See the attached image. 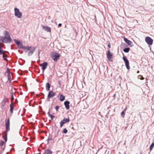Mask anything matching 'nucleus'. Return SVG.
<instances>
[{
	"instance_id": "obj_1",
	"label": "nucleus",
	"mask_w": 154,
	"mask_h": 154,
	"mask_svg": "<svg viewBox=\"0 0 154 154\" xmlns=\"http://www.w3.org/2000/svg\"><path fill=\"white\" fill-rule=\"evenodd\" d=\"M12 41V39L10 36L8 35L7 37H1L0 38V43L1 42L4 43H10Z\"/></svg>"
},
{
	"instance_id": "obj_2",
	"label": "nucleus",
	"mask_w": 154,
	"mask_h": 154,
	"mask_svg": "<svg viewBox=\"0 0 154 154\" xmlns=\"http://www.w3.org/2000/svg\"><path fill=\"white\" fill-rule=\"evenodd\" d=\"M60 55L58 53L54 52L51 54V58L55 62H57L59 58Z\"/></svg>"
},
{
	"instance_id": "obj_3",
	"label": "nucleus",
	"mask_w": 154,
	"mask_h": 154,
	"mask_svg": "<svg viewBox=\"0 0 154 154\" xmlns=\"http://www.w3.org/2000/svg\"><path fill=\"white\" fill-rule=\"evenodd\" d=\"M15 15L18 18H20L22 16V13L20 11L19 9L17 8H14Z\"/></svg>"
},
{
	"instance_id": "obj_4",
	"label": "nucleus",
	"mask_w": 154,
	"mask_h": 154,
	"mask_svg": "<svg viewBox=\"0 0 154 154\" xmlns=\"http://www.w3.org/2000/svg\"><path fill=\"white\" fill-rule=\"evenodd\" d=\"M122 58L125 62V65L126 66L127 69L128 70H129L130 69V68L129 66V63L128 60L127 58L124 56H123Z\"/></svg>"
},
{
	"instance_id": "obj_5",
	"label": "nucleus",
	"mask_w": 154,
	"mask_h": 154,
	"mask_svg": "<svg viewBox=\"0 0 154 154\" xmlns=\"http://www.w3.org/2000/svg\"><path fill=\"white\" fill-rule=\"evenodd\" d=\"M107 57L110 61H112L113 54L110 51V49H108L106 54Z\"/></svg>"
},
{
	"instance_id": "obj_6",
	"label": "nucleus",
	"mask_w": 154,
	"mask_h": 154,
	"mask_svg": "<svg viewBox=\"0 0 154 154\" xmlns=\"http://www.w3.org/2000/svg\"><path fill=\"white\" fill-rule=\"evenodd\" d=\"M145 40L148 45H152L153 40L150 37H146L145 38Z\"/></svg>"
},
{
	"instance_id": "obj_7",
	"label": "nucleus",
	"mask_w": 154,
	"mask_h": 154,
	"mask_svg": "<svg viewBox=\"0 0 154 154\" xmlns=\"http://www.w3.org/2000/svg\"><path fill=\"white\" fill-rule=\"evenodd\" d=\"M5 125L6 127V131H5V133H7L10 130V120L9 118L8 119L7 122H6Z\"/></svg>"
},
{
	"instance_id": "obj_8",
	"label": "nucleus",
	"mask_w": 154,
	"mask_h": 154,
	"mask_svg": "<svg viewBox=\"0 0 154 154\" xmlns=\"http://www.w3.org/2000/svg\"><path fill=\"white\" fill-rule=\"evenodd\" d=\"M15 42L16 43L18 47L19 48L23 49V47H24L22 43L20 41H18L16 39L14 40Z\"/></svg>"
},
{
	"instance_id": "obj_9",
	"label": "nucleus",
	"mask_w": 154,
	"mask_h": 154,
	"mask_svg": "<svg viewBox=\"0 0 154 154\" xmlns=\"http://www.w3.org/2000/svg\"><path fill=\"white\" fill-rule=\"evenodd\" d=\"M69 121L70 120L69 118L68 119H64L60 123V127L61 128L62 127L64 124L69 122Z\"/></svg>"
},
{
	"instance_id": "obj_10",
	"label": "nucleus",
	"mask_w": 154,
	"mask_h": 154,
	"mask_svg": "<svg viewBox=\"0 0 154 154\" xmlns=\"http://www.w3.org/2000/svg\"><path fill=\"white\" fill-rule=\"evenodd\" d=\"M55 95V93L53 91H49L47 97V100H49L48 101H49V99L54 96Z\"/></svg>"
},
{
	"instance_id": "obj_11",
	"label": "nucleus",
	"mask_w": 154,
	"mask_h": 154,
	"mask_svg": "<svg viewBox=\"0 0 154 154\" xmlns=\"http://www.w3.org/2000/svg\"><path fill=\"white\" fill-rule=\"evenodd\" d=\"M48 63L47 62H44L43 63L40 65V66L42 67V69L43 70V72L47 68L48 66Z\"/></svg>"
},
{
	"instance_id": "obj_12",
	"label": "nucleus",
	"mask_w": 154,
	"mask_h": 154,
	"mask_svg": "<svg viewBox=\"0 0 154 154\" xmlns=\"http://www.w3.org/2000/svg\"><path fill=\"white\" fill-rule=\"evenodd\" d=\"M124 40L125 42L128 45L131 47L133 46V42L130 40H128V39L125 37H124Z\"/></svg>"
},
{
	"instance_id": "obj_13",
	"label": "nucleus",
	"mask_w": 154,
	"mask_h": 154,
	"mask_svg": "<svg viewBox=\"0 0 154 154\" xmlns=\"http://www.w3.org/2000/svg\"><path fill=\"white\" fill-rule=\"evenodd\" d=\"M32 48V47L31 46H24L23 47V49L25 52H27L28 51H30L31 50V48Z\"/></svg>"
},
{
	"instance_id": "obj_14",
	"label": "nucleus",
	"mask_w": 154,
	"mask_h": 154,
	"mask_svg": "<svg viewBox=\"0 0 154 154\" xmlns=\"http://www.w3.org/2000/svg\"><path fill=\"white\" fill-rule=\"evenodd\" d=\"M57 97L61 101H63L65 99V96L60 93H59Z\"/></svg>"
},
{
	"instance_id": "obj_15",
	"label": "nucleus",
	"mask_w": 154,
	"mask_h": 154,
	"mask_svg": "<svg viewBox=\"0 0 154 154\" xmlns=\"http://www.w3.org/2000/svg\"><path fill=\"white\" fill-rule=\"evenodd\" d=\"M36 49V47H34L31 50L28 54V55L29 56H30L32 55L33 53L35 51Z\"/></svg>"
},
{
	"instance_id": "obj_16",
	"label": "nucleus",
	"mask_w": 154,
	"mask_h": 154,
	"mask_svg": "<svg viewBox=\"0 0 154 154\" xmlns=\"http://www.w3.org/2000/svg\"><path fill=\"white\" fill-rule=\"evenodd\" d=\"M70 102L69 101H65L64 102V105L67 109H69V108Z\"/></svg>"
},
{
	"instance_id": "obj_17",
	"label": "nucleus",
	"mask_w": 154,
	"mask_h": 154,
	"mask_svg": "<svg viewBox=\"0 0 154 154\" xmlns=\"http://www.w3.org/2000/svg\"><path fill=\"white\" fill-rule=\"evenodd\" d=\"M43 29L45 31L48 32H51V28L48 26H42Z\"/></svg>"
},
{
	"instance_id": "obj_18",
	"label": "nucleus",
	"mask_w": 154,
	"mask_h": 154,
	"mask_svg": "<svg viewBox=\"0 0 154 154\" xmlns=\"http://www.w3.org/2000/svg\"><path fill=\"white\" fill-rule=\"evenodd\" d=\"M14 104L13 103H11L10 105V111L11 113H13L14 109Z\"/></svg>"
},
{
	"instance_id": "obj_19",
	"label": "nucleus",
	"mask_w": 154,
	"mask_h": 154,
	"mask_svg": "<svg viewBox=\"0 0 154 154\" xmlns=\"http://www.w3.org/2000/svg\"><path fill=\"white\" fill-rule=\"evenodd\" d=\"M44 153L45 154H52V152L49 149H47L45 150Z\"/></svg>"
},
{
	"instance_id": "obj_20",
	"label": "nucleus",
	"mask_w": 154,
	"mask_h": 154,
	"mask_svg": "<svg viewBox=\"0 0 154 154\" xmlns=\"http://www.w3.org/2000/svg\"><path fill=\"white\" fill-rule=\"evenodd\" d=\"M51 88V85L49 82H48L46 84V90L47 91H49L50 90Z\"/></svg>"
},
{
	"instance_id": "obj_21",
	"label": "nucleus",
	"mask_w": 154,
	"mask_h": 154,
	"mask_svg": "<svg viewBox=\"0 0 154 154\" xmlns=\"http://www.w3.org/2000/svg\"><path fill=\"white\" fill-rule=\"evenodd\" d=\"M130 49L129 48H126L123 49V51L125 53H128L129 52Z\"/></svg>"
},
{
	"instance_id": "obj_22",
	"label": "nucleus",
	"mask_w": 154,
	"mask_h": 154,
	"mask_svg": "<svg viewBox=\"0 0 154 154\" xmlns=\"http://www.w3.org/2000/svg\"><path fill=\"white\" fill-rule=\"evenodd\" d=\"M54 138H53L52 136H51V137H50L49 136L48 137V139H47V141H48V144L49 143V141L50 140H54Z\"/></svg>"
},
{
	"instance_id": "obj_23",
	"label": "nucleus",
	"mask_w": 154,
	"mask_h": 154,
	"mask_svg": "<svg viewBox=\"0 0 154 154\" xmlns=\"http://www.w3.org/2000/svg\"><path fill=\"white\" fill-rule=\"evenodd\" d=\"M11 103H13V100L14 99V97L13 96V93L12 92L11 93Z\"/></svg>"
},
{
	"instance_id": "obj_24",
	"label": "nucleus",
	"mask_w": 154,
	"mask_h": 154,
	"mask_svg": "<svg viewBox=\"0 0 154 154\" xmlns=\"http://www.w3.org/2000/svg\"><path fill=\"white\" fill-rule=\"evenodd\" d=\"M7 133H5L4 137H3V138L6 142L7 141Z\"/></svg>"
},
{
	"instance_id": "obj_25",
	"label": "nucleus",
	"mask_w": 154,
	"mask_h": 154,
	"mask_svg": "<svg viewBox=\"0 0 154 154\" xmlns=\"http://www.w3.org/2000/svg\"><path fill=\"white\" fill-rule=\"evenodd\" d=\"M4 35H5V37H7L8 36L10 35H9L8 32L7 31H5V32H4Z\"/></svg>"
},
{
	"instance_id": "obj_26",
	"label": "nucleus",
	"mask_w": 154,
	"mask_h": 154,
	"mask_svg": "<svg viewBox=\"0 0 154 154\" xmlns=\"http://www.w3.org/2000/svg\"><path fill=\"white\" fill-rule=\"evenodd\" d=\"M154 146V143H152L151 144V145H150V147H149V149H150V150H151L153 148V147Z\"/></svg>"
},
{
	"instance_id": "obj_27",
	"label": "nucleus",
	"mask_w": 154,
	"mask_h": 154,
	"mask_svg": "<svg viewBox=\"0 0 154 154\" xmlns=\"http://www.w3.org/2000/svg\"><path fill=\"white\" fill-rule=\"evenodd\" d=\"M60 131V129H58L57 130V133L56 134H55L54 136V138H55L57 136V135L58 134L59 132Z\"/></svg>"
},
{
	"instance_id": "obj_28",
	"label": "nucleus",
	"mask_w": 154,
	"mask_h": 154,
	"mask_svg": "<svg viewBox=\"0 0 154 154\" xmlns=\"http://www.w3.org/2000/svg\"><path fill=\"white\" fill-rule=\"evenodd\" d=\"M138 77L139 79L141 80H143L144 79V78L143 77L142 75H139Z\"/></svg>"
},
{
	"instance_id": "obj_29",
	"label": "nucleus",
	"mask_w": 154,
	"mask_h": 154,
	"mask_svg": "<svg viewBox=\"0 0 154 154\" xmlns=\"http://www.w3.org/2000/svg\"><path fill=\"white\" fill-rule=\"evenodd\" d=\"M67 131H68L67 129L66 128H65L63 129V132L64 134H66L67 132Z\"/></svg>"
},
{
	"instance_id": "obj_30",
	"label": "nucleus",
	"mask_w": 154,
	"mask_h": 154,
	"mask_svg": "<svg viewBox=\"0 0 154 154\" xmlns=\"http://www.w3.org/2000/svg\"><path fill=\"white\" fill-rule=\"evenodd\" d=\"M49 117L51 118V119L52 120H53L55 117L54 116H53L51 114L49 115Z\"/></svg>"
},
{
	"instance_id": "obj_31",
	"label": "nucleus",
	"mask_w": 154,
	"mask_h": 154,
	"mask_svg": "<svg viewBox=\"0 0 154 154\" xmlns=\"http://www.w3.org/2000/svg\"><path fill=\"white\" fill-rule=\"evenodd\" d=\"M4 143V142L3 140H1L0 142V146H2L3 145Z\"/></svg>"
},
{
	"instance_id": "obj_32",
	"label": "nucleus",
	"mask_w": 154,
	"mask_h": 154,
	"mask_svg": "<svg viewBox=\"0 0 154 154\" xmlns=\"http://www.w3.org/2000/svg\"><path fill=\"white\" fill-rule=\"evenodd\" d=\"M4 52L3 50L0 49V55L4 54Z\"/></svg>"
},
{
	"instance_id": "obj_33",
	"label": "nucleus",
	"mask_w": 154,
	"mask_h": 154,
	"mask_svg": "<svg viewBox=\"0 0 154 154\" xmlns=\"http://www.w3.org/2000/svg\"><path fill=\"white\" fill-rule=\"evenodd\" d=\"M40 96L42 97V98H44V94L42 93H40Z\"/></svg>"
},
{
	"instance_id": "obj_34",
	"label": "nucleus",
	"mask_w": 154,
	"mask_h": 154,
	"mask_svg": "<svg viewBox=\"0 0 154 154\" xmlns=\"http://www.w3.org/2000/svg\"><path fill=\"white\" fill-rule=\"evenodd\" d=\"M125 112H122L121 113V115L122 116L124 117L125 116Z\"/></svg>"
},
{
	"instance_id": "obj_35",
	"label": "nucleus",
	"mask_w": 154,
	"mask_h": 154,
	"mask_svg": "<svg viewBox=\"0 0 154 154\" xmlns=\"http://www.w3.org/2000/svg\"><path fill=\"white\" fill-rule=\"evenodd\" d=\"M59 108H60V106H56L55 109L56 110V111H57L58 110Z\"/></svg>"
},
{
	"instance_id": "obj_36",
	"label": "nucleus",
	"mask_w": 154,
	"mask_h": 154,
	"mask_svg": "<svg viewBox=\"0 0 154 154\" xmlns=\"http://www.w3.org/2000/svg\"><path fill=\"white\" fill-rule=\"evenodd\" d=\"M7 101V100H6V98H4V99L3 100H2V102H5L6 103V102Z\"/></svg>"
},
{
	"instance_id": "obj_37",
	"label": "nucleus",
	"mask_w": 154,
	"mask_h": 154,
	"mask_svg": "<svg viewBox=\"0 0 154 154\" xmlns=\"http://www.w3.org/2000/svg\"><path fill=\"white\" fill-rule=\"evenodd\" d=\"M108 47L109 48H111V45H110V43H109L108 44Z\"/></svg>"
},
{
	"instance_id": "obj_38",
	"label": "nucleus",
	"mask_w": 154,
	"mask_h": 154,
	"mask_svg": "<svg viewBox=\"0 0 154 154\" xmlns=\"http://www.w3.org/2000/svg\"><path fill=\"white\" fill-rule=\"evenodd\" d=\"M3 58L4 59H5V60L6 59V57L4 55V54H3Z\"/></svg>"
},
{
	"instance_id": "obj_39",
	"label": "nucleus",
	"mask_w": 154,
	"mask_h": 154,
	"mask_svg": "<svg viewBox=\"0 0 154 154\" xmlns=\"http://www.w3.org/2000/svg\"><path fill=\"white\" fill-rule=\"evenodd\" d=\"M5 102H2V105H3L4 106H5Z\"/></svg>"
},
{
	"instance_id": "obj_40",
	"label": "nucleus",
	"mask_w": 154,
	"mask_h": 154,
	"mask_svg": "<svg viewBox=\"0 0 154 154\" xmlns=\"http://www.w3.org/2000/svg\"><path fill=\"white\" fill-rule=\"evenodd\" d=\"M18 102V101L17 100V99H16V100H15V103H17Z\"/></svg>"
},
{
	"instance_id": "obj_41",
	"label": "nucleus",
	"mask_w": 154,
	"mask_h": 154,
	"mask_svg": "<svg viewBox=\"0 0 154 154\" xmlns=\"http://www.w3.org/2000/svg\"><path fill=\"white\" fill-rule=\"evenodd\" d=\"M1 108H2V109H3L4 108V106L2 105L1 106Z\"/></svg>"
},
{
	"instance_id": "obj_42",
	"label": "nucleus",
	"mask_w": 154,
	"mask_h": 154,
	"mask_svg": "<svg viewBox=\"0 0 154 154\" xmlns=\"http://www.w3.org/2000/svg\"><path fill=\"white\" fill-rule=\"evenodd\" d=\"M62 26V24L61 23H59L58 24V26L59 27H61Z\"/></svg>"
},
{
	"instance_id": "obj_43",
	"label": "nucleus",
	"mask_w": 154,
	"mask_h": 154,
	"mask_svg": "<svg viewBox=\"0 0 154 154\" xmlns=\"http://www.w3.org/2000/svg\"><path fill=\"white\" fill-rule=\"evenodd\" d=\"M48 114L49 116V115H51V114H50V111H49V112H48Z\"/></svg>"
},
{
	"instance_id": "obj_44",
	"label": "nucleus",
	"mask_w": 154,
	"mask_h": 154,
	"mask_svg": "<svg viewBox=\"0 0 154 154\" xmlns=\"http://www.w3.org/2000/svg\"><path fill=\"white\" fill-rule=\"evenodd\" d=\"M8 77H11V76H10V74H9V73H8Z\"/></svg>"
},
{
	"instance_id": "obj_45",
	"label": "nucleus",
	"mask_w": 154,
	"mask_h": 154,
	"mask_svg": "<svg viewBox=\"0 0 154 154\" xmlns=\"http://www.w3.org/2000/svg\"><path fill=\"white\" fill-rule=\"evenodd\" d=\"M127 109L126 108L124 110L122 111V112H125V111H126V109Z\"/></svg>"
},
{
	"instance_id": "obj_46",
	"label": "nucleus",
	"mask_w": 154,
	"mask_h": 154,
	"mask_svg": "<svg viewBox=\"0 0 154 154\" xmlns=\"http://www.w3.org/2000/svg\"><path fill=\"white\" fill-rule=\"evenodd\" d=\"M9 70L8 69L7 71V72H8V73H9Z\"/></svg>"
},
{
	"instance_id": "obj_47",
	"label": "nucleus",
	"mask_w": 154,
	"mask_h": 154,
	"mask_svg": "<svg viewBox=\"0 0 154 154\" xmlns=\"http://www.w3.org/2000/svg\"><path fill=\"white\" fill-rule=\"evenodd\" d=\"M36 96L37 97H39L40 96V95H39V94H36Z\"/></svg>"
},
{
	"instance_id": "obj_48",
	"label": "nucleus",
	"mask_w": 154,
	"mask_h": 154,
	"mask_svg": "<svg viewBox=\"0 0 154 154\" xmlns=\"http://www.w3.org/2000/svg\"><path fill=\"white\" fill-rule=\"evenodd\" d=\"M10 77H8V80H10V81H11L10 80Z\"/></svg>"
},
{
	"instance_id": "obj_49",
	"label": "nucleus",
	"mask_w": 154,
	"mask_h": 154,
	"mask_svg": "<svg viewBox=\"0 0 154 154\" xmlns=\"http://www.w3.org/2000/svg\"><path fill=\"white\" fill-rule=\"evenodd\" d=\"M139 71H137V73H139Z\"/></svg>"
},
{
	"instance_id": "obj_50",
	"label": "nucleus",
	"mask_w": 154,
	"mask_h": 154,
	"mask_svg": "<svg viewBox=\"0 0 154 154\" xmlns=\"http://www.w3.org/2000/svg\"><path fill=\"white\" fill-rule=\"evenodd\" d=\"M32 94H34V92H32Z\"/></svg>"
},
{
	"instance_id": "obj_51",
	"label": "nucleus",
	"mask_w": 154,
	"mask_h": 154,
	"mask_svg": "<svg viewBox=\"0 0 154 154\" xmlns=\"http://www.w3.org/2000/svg\"><path fill=\"white\" fill-rule=\"evenodd\" d=\"M2 46L0 45V48H1Z\"/></svg>"
},
{
	"instance_id": "obj_52",
	"label": "nucleus",
	"mask_w": 154,
	"mask_h": 154,
	"mask_svg": "<svg viewBox=\"0 0 154 154\" xmlns=\"http://www.w3.org/2000/svg\"><path fill=\"white\" fill-rule=\"evenodd\" d=\"M74 31L75 32H76V29H75L74 30Z\"/></svg>"
},
{
	"instance_id": "obj_53",
	"label": "nucleus",
	"mask_w": 154,
	"mask_h": 154,
	"mask_svg": "<svg viewBox=\"0 0 154 154\" xmlns=\"http://www.w3.org/2000/svg\"><path fill=\"white\" fill-rule=\"evenodd\" d=\"M135 21L136 22H137V20H135Z\"/></svg>"
},
{
	"instance_id": "obj_54",
	"label": "nucleus",
	"mask_w": 154,
	"mask_h": 154,
	"mask_svg": "<svg viewBox=\"0 0 154 154\" xmlns=\"http://www.w3.org/2000/svg\"><path fill=\"white\" fill-rule=\"evenodd\" d=\"M23 94V93H22V92H21V93H20V94Z\"/></svg>"
},
{
	"instance_id": "obj_55",
	"label": "nucleus",
	"mask_w": 154,
	"mask_h": 154,
	"mask_svg": "<svg viewBox=\"0 0 154 154\" xmlns=\"http://www.w3.org/2000/svg\"><path fill=\"white\" fill-rule=\"evenodd\" d=\"M26 154H26V153H27V150H26Z\"/></svg>"
},
{
	"instance_id": "obj_56",
	"label": "nucleus",
	"mask_w": 154,
	"mask_h": 154,
	"mask_svg": "<svg viewBox=\"0 0 154 154\" xmlns=\"http://www.w3.org/2000/svg\"><path fill=\"white\" fill-rule=\"evenodd\" d=\"M115 96V94L114 95V96Z\"/></svg>"
}]
</instances>
